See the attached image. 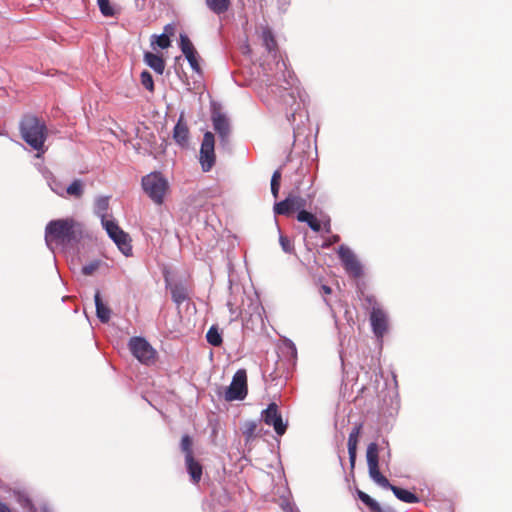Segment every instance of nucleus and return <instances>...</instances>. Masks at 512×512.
<instances>
[{"label":"nucleus","instance_id":"nucleus-1","mask_svg":"<svg viewBox=\"0 0 512 512\" xmlns=\"http://www.w3.org/2000/svg\"><path fill=\"white\" fill-rule=\"evenodd\" d=\"M83 232V225L73 218L52 220L45 228V242L52 251L54 245L66 250L80 242Z\"/></svg>","mask_w":512,"mask_h":512},{"label":"nucleus","instance_id":"nucleus-2","mask_svg":"<svg viewBox=\"0 0 512 512\" xmlns=\"http://www.w3.org/2000/svg\"><path fill=\"white\" fill-rule=\"evenodd\" d=\"M366 459L370 478L384 489H390L394 495L405 503H417L419 498L412 492L392 485L379 471V446L370 443L366 451Z\"/></svg>","mask_w":512,"mask_h":512},{"label":"nucleus","instance_id":"nucleus-3","mask_svg":"<svg viewBox=\"0 0 512 512\" xmlns=\"http://www.w3.org/2000/svg\"><path fill=\"white\" fill-rule=\"evenodd\" d=\"M109 207L108 197H98L95 201V214L101 219V224L109 237L118 246L125 256H130L132 247L129 243L128 234L125 233L113 219L106 218V212Z\"/></svg>","mask_w":512,"mask_h":512},{"label":"nucleus","instance_id":"nucleus-4","mask_svg":"<svg viewBox=\"0 0 512 512\" xmlns=\"http://www.w3.org/2000/svg\"><path fill=\"white\" fill-rule=\"evenodd\" d=\"M20 132L23 140L34 150L37 157L45 153L47 128L43 121L33 115H26L20 123Z\"/></svg>","mask_w":512,"mask_h":512},{"label":"nucleus","instance_id":"nucleus-5","mask_svg":"<svg viewBox=\"0 0 512 512\" xmlns=\"http://www.w3.org/2000/svg\"><path fill=\"white\" fill-rule=\"evenodd\" d=\"M141 185L155 204L161 205L164 202L165 195L169 190V182L160 172H151L145 175Z\"/></svg>","mask_w":512,"mask_h":512},{"label":"nucleus","instance_id":"nucleus-6","mask_svg":"<svg viewBox=\"0 0 512 512\" xmlns=\"http://www.w3.org/2000/svg\"><path fill=\"white\" fill-rule=\"evenodd\" d=\"M128 346L133 356L141 363L148 365L155 361L156 351L144 338L132 337Z\"/></svg>","mask_w":512,"mask_h":512},{"label":"nucleus","instance_id":"nucleus-7","mask_svg":"<svg viewBox=\"0 0 512 512\" xmlns=\"http://www.w3.org/2000/svg\"><path fill=\"white\" fill-rule=\"evenodd\" d=\"M247 395V375L244 369H239L233 376L232 382L225 391L226 401L243 400Z\"/></svg>","mask_w":512,"mask_h":512},{"label":"nucleus","instance_id":"nucleus-8","mask_svg":"<svg viewBox=\"0 0 512 512\" xmlns=\"http://www.w3.org/2000/svg\"><path fill=\"white\" fill-rule=\"evenodd\" d=\"M215 139L211 132H206L201 143L199 162L204 172H209L215 164Z\"/></svg>","mask_w":512,"mask_h":512},{"label":"nucleus","instance_id":"nucleus-9","mask_svg":"<svg viewBox=\"0 0 512 512\" xmlns=\"http://www.w3.org/2000/svg\"><path fill=\"white\" fill-rule=\"evenodd\" d=\"M261 417L265 424L274 428L277 435L281 436L286 432L287 422L283 421L277 404L270 403L268 407L262 411Z\"/></svg>","mask_w":512,"mask_h":512},{"label":"nucleus","instance_id":"nucleus-10","mask_svg":"<svg viewBox=\"0 0 512 512\" xmlns=\"http://www.w3.org/2000/svg\"><path fill=\"white\" fill-rule=\"evenodd\" d=\"M338 256L346 270V272L354 277L358 278L362 274V266L360 262L358 261L356 255L353 253V251L345 246L341 245L338 249Z\"/></svg>","mask_w":512,"mask_h":512},{"label":"nucleus","instance_id":"nucleus-11","mask_svg":"<svg viewBox=\"0 0 512 512\" xmlns=\"http://www.w3.org/2000/svg\"><path fill=\"white\" fill-rule=\"evenodd\" d=\"M368 301L371 303L370 321L373 333L377 338H382L388 328L387 315L379 304L376 302L372 303L370 298Z\"/></svg>","mask_w":512,"mask_h":512},{"label":"nucleus","instance_id":"nucleus-12","mask_svg":"<svg viewBox=\"0 0 512 512\" xmlns=\"http://www.w3.org/2000/svg\"><path fill=\"white\" fill-rule=\"evenodd\" d=\"M214 130L218 133L219 137L224 141L230 133L229 120L221 113H214L212 116Z\"/></svg>","mask_w":512,"mask_h":512},{"label":"nucleus","instance_id":"nucleus-13","mask_svg":"<svg viewBox=\"0 0 512 512\" xmlns=\"http://www.w3.org/2000/svg\"><path fill=\"white\" fill-rule=\"evenodd\" d=\"M361 424L356 425L350 432L349 438H348V454H349V460L352 466H354L355 460H356V454H357V445H358V439L361 432Z\"/></svg>","mask_w":512,"mask_h":512},{"label":"nucleus","instance_id":"nucleus-14","mask_svg":"<svg viewBox=\"0 0 512 512\" xmlns=\"http://www.w3.org/2000/svg\"><path fill=\"white\" fill-rule=\"evenodd\" d=\"M185 462L191 480L194 483H198L202 476V466L199 462L195 461L193 455H186Z\"/></svg>","mask_w":512,"mask_h":512},{"label":"nucleus","instance_id":"nucleus-15","mask_svg":"<svg viewBox=\"0 0 512 512\" xmlns=\"http://www.w3.org/2000/svg\"><path fill=\"white\" fill-rule=\"evenodd\" d=\"M144 61L156 73L161 75L164 72L165 62L161 56L151 52H146L144 54Z\"/></svg>","mask_w":512,"mask_h":512},{"label":"nucleus","instance_id":"nucleus-16","mask_svg":"<svg viewBox=\"0 0 512 512\" xmlns=\"http://www.w3.org/2000/svg\"><path fill=\"white\" fill-rule=\"evenodd\" d=\"M188 136V127L180 118L174 127L173 138L180 146H185L188 143Z\"/></svg>","mask_w":512,"mask_h":512},{"label":"nucleus","instance_id":"nucleus-17","mask_svg":"<svg viewBox=\"0 0 512 512\" xmlns=\"http://www.w3.org/2000/svg\"><path fill=\"white\" fill-rule=\"evenodd\" d=\"M17 501L22 508L29 509V512H52L46 504H41L39 507H35L30 498L24 493L18 494Z\"/></svg>","mask_w":512,"mask_h":512},{"label":"nucleus","instance_id":"nucleus-18","mask_svg":"<svg viewBox=\"0 0 512 512\" xmlns=\"http://www.w3.org/2000/svg\"><path fill=\"white\" fill-rule=\"evenodd\" d=\"M297 220L299 222L307 223L308 226L315 232H318L321 229V222L316 218L315 215L306 210H301L298 212Z\"/></svg>","mask_w":512,"mask_h":512},{"label":"nucleus","instance_id":"nucleus-19","mask_svg":"<svg viewBox=\"0 0 512 512\" xmlns=\"http://www.w3.org/2000/svg\"><path fill=\"white\" fill-rule=\"evenodd\" d=\"M94 300L98 319L103 323H107L110 320L111 311L107 306L103 304L99 291L95 293Z\"/></svg>","mask_w":512,"mask_h":512},{"label":"nucleus","instance_id":"nucleus-20","mask_svg":"<svg viewBox=\"0 0 512 512\" xmlns=\"http://www.w3.org/2000/svg\"><path fill=\"white\" fill-rule=\"evenodd\" d=\"M207 7L215 14L225 13L231 4V0H205Z\"/></svg>","mask_w":512,"mask_h":512},{"label":"nucleus","instance_id":"nucleus-21","mask_svg":"<svg viewBox=\"0 0 512 512\" xmlns=\"http://www.w3.org/2000/svg\"><path fill=\"white\" fill-rule=\"evenodd\" d=\"M262 41L269 53L276 52L277 43L272 31L268 27H265L262 30Z\"/></svg>","mask_w":512,"mask_h":512},{"label":"nucleus","instance_id":"nucleus-22","mask_svg":"<svg viewBox=\"0 0 512 512\" xmlns=\"http://www.w3.org/2000/svg\"><path fill=\"white\" fill-rule=\"evenodd\" d=\"M286 198L292 211L297 210L300 212L301 210H305L304 208L306 207L307 202L303 197L292 193Z\"/></svg>","mask_w":512,"mask_h":512},{"label":"nucleus","instance_id":"nucleus-23","mask_svg":"<svg viewBox=\"0 0 512 512\" xmlns=\"http://www.w3.org/2000/svg\"><path fill=\"white\" fill-rule=\"evenodd\" d=\"M100 12L105 17H113L118 13V9L112 5L109 0H97Z\"/></svg>","mask_w":512,"mask_h":512},{"label":"nucleus","instance_id":"nucleus-24","mask_svg":"<svg viewBox=\"0 0 512 512\" xmlns=\"http://www.w3.org/2000/svg\"><path fill=\"white\" fill-rule=\"evenodd\" d=\"M206 339L210 345L215 346V347H218L222 344V336H221L218 328L215 326L210 327V329L208 330V332L206 334Z\"/></svg>","mask_w":512,"mask_h":512},{"label":"nucleus","instance_id":"nucleus-25","mask_svg":"<svg viewBox=\"0 0 512 512\" xmlns=\"http://www.w3.org/2000/svg\"><path fill=\"white\" fill-rule=\"evenodd\" d=\"M171 42L168 38L167 33H162L161 35H152L151 37V45L158 46L161 49H166L170 46Z\"/></svg>","mask_w":512,"mask_h":512},{"label":"nucleus","instance_id":"nucleus-26","mask_svg":"<svg viewBox=\"0 0 512 512\" xmlns=\"http://www.w3.org/2000/svg\"><path fill=\"white\" fill-rule=\"evenodd\" d=\"M66 193L80 198L83 194V184L81 180H74L67 188Z\"/></svg>","mask_w":512,"mask_h":512},{"label":"nucleus","instance_id":"nucleus-27","mask_svg":"<svg viewBox=\"0 0 512 512\" xmlns=\"http://www.w3.org/2000/svg\"><path fill=\"white\" fill-rule=\"evenodd\" d=\"M180 49L184 55H188L196 51L186 34H180Z\"/></svg>","mask_w":512,"mask_h":512},{"label":"nucleus","instance_id":"nucleus-28","mask_svg":"<svg viewBox=\"0 0 512 512\" xmlns=\"http://www.w3.org/2000/svg\"><path fill=\"white\" fill-rule=\"evenodd\" d=\"M172 298L177 304L183 303L187 299L186 290L183 287L175 286L172 289Z\"/></svg>","mask_w":512,"mask_h":512},{"label":"nucleus","instance_id":"nucleus-29","mask_svg":"<svg viewBox=\"0 0 512 512\" xmlns=\"http://www.w3.org/2000/svg\"><path fill=\"white\" fill-rule=\"evenodd\" d=\"M274 212L275 214H280V215H287L289 214L290 212H292L290 206H289V203H288V200L287 198L281 202H278L274 205Z\"/></svg>","mask_w":512,"mask_h":512},{"label":"nucleus","instance_id":"nucleus-30","mask_svg":"<svg viewBox=\"0 0 512 512\" xmlns=\"http://www.w3.org/2000/svg\"><path fill=\"white\" fill-rule=\"evenodd\" d=\"M358 496H359L360 500L364 504H366L371 510L379 509V503L376 500H374L373 498H371L368 494H366L362 491H359Z\"/></svg>","mask_w":512,"mask_h":512},{"label":"nucleus","instance_id":"nucleus-31","mask_svg":"<svg viewBox=\"0 0 512 512\" xmlns=\"http://www.w3.org/2000/svg\"><path fill=\"white\" fill-rule=\"evenodd\" d=\"M141 84L150 92L154 90V82L151 74L148 71H143L141 73Z\"/></svg>","mask_w":512,"mask_h":512},{"label":"nucleus","instance_id":"nucleus-32","mask_svg":"<svg viewBox=\"0 0 512 512\" xmlns=\"http://www.w3.org/2000/svg\"><path fill=\"white\" fill-rule=\"evenodd\" d=\"M101 262L99 260H94L89 264H86L82 267V274L85 276H90L94 274L95 271L100 267Z\"/></svg>","mask_w":512,"mask_h":512},{"label":"nucleus","instance_id":"nucleus-33","mask_svg":"<svg viewBox=\"0 0 512 512\" xmlns=\"http://www.w3.org/2000/svg\"><path fill=\"white\" fill-rule=\"evenodd\" d=\"M185 57H186L187 61L189 62L190 67L192 68V70L197 72V73H200L201 69H200V65L198 63L197 51H194L193 53L185 55Z\"/></svg>","mask_w":512,"mask_h":512},{"label":"nucleus","instance_id":"nucleus-34","mask_svg":"<svg viewBox=\"0 0 512 512\" xmlns=\"http://www.w3.org/2000/svg\"><path fill=\"white\" fill-rule=\"evenodd\" d=\"M279 243H280L282 250L285 253H292L294 251V246L288 237L280 234Z\"/></svg>","mask_w":512,"mask_h":512},{"label":"nucleus","instance_id":"nucleus-35","mask_svg":"<svg viewBox=\"0 0 512 512\" xmlns=\"http://www.w3.org/2000/svg\"><path fill=\"white\" fill-rule=\"evenodd\" d=\"M181 449L186 455H192V440L188 435H184L181 439Z\"/></svg>","mask_w":512,"mask_h":512},{"label":"nucleus","instance_id":"nucleus-36","mask_svg":"<svg viewBox=\"0 0 512 512\" xmlns=\"http://www.w3.org/2000/svg\"><path fill=\"white\" fill-rule=\"evenodd\" d=\"M340 237L338 235H333L329 237L324 243L323 247L327 248L330 247L332 244L339 242Z\"/></svg>","mask_w":512,"mask_h":512},{"label":"nucleus","instance_id":"nucleus-37","mask_svg":"<svg viewBox=\"0 0 512 512\" xmlns=\"http://www.w3.org/2000/svg\"><path fill=\"white\" fill-rule=\"evenodd\" d=\"M280 179H281V173L279 170H276L272 175L271 184H280Z\"/></svg>","mask_w":512,"mask_h":512},{"label":"nucleus","instance_id":"nucleus-38","mask_svg":"<svg viewBox=\"0 0 512 512\" xmlns=\"http://www.w3.org/2000/svg\"><path fill=\"white\" fill-rule=\"evenodd\" d=\"M175 32V27L174 25L172 24H167L165 27H164V32L163 33H167L168 35V38L170 39V36H172Z\"/></svg>","mask_w":512,"mask_h":512},{"label":"nucleus","instance_id":"nucleus-39","mask_svg":"<svg viewBox=\"0 0 512 512\" xmlns=\"http://www.w3.org/2000/svg\"><path fill=\"white\" fill-rule=\"evenodd\" d=\"M279 189L280 184H271V193L275 198L278 197Z\"/></svg>","mask_w":512,"mask_h":512},{"label":"nucleus","instance_id":"nucleus-40","mask_svg":"<svg viewBox=\"0 0 512 512\" xmlns=\"http://www.w3.org/2000/svg\"><path fill=\"white\" fill-rule=\"evenodd\" d=\"M372 511L373 512H394V510L391 507H389V506L382 507L380 504H379V509H373Z\"/></svg>","mask_w":512,"mask_h":512},{"label":"nucleus","instance_id":"nucleus-41","mask_svg":"<svg viewBox=\"0 0 512 512\" xmlns=\"http://www.w3.org/2000/svg\"><path fill=\"white\" fill-rule=\"evenodd\" d=\"M286 82H287L288 87H284L285 90L292 89L294 87V79L290 74H289V80H286Z\"/></svg>","mask_w":512,"mask_h":512},{"label":"nucleus","instance_id":"nucleus-42","mask_svg":"<svg viewBox=\"0 0 512 512\" xmlns=\"http://www.w3.org/2000/svg\"><path fill=\"white\" fill-rule=\"evenodd\" d=\"M288 347H289V348H290V350H291V355H292L293 357H294V356H296L297 350H296V347H295L294 343H293V342H291V341H289V342H288Z\"/></svg>","mask_w":512,"mask_h":512},{"label":"nucleus","instance_id":"nucleus-43","mask_svg":"<svg viewBox=\"0 0 512 512\" xmlns=\"http://www.w3.org/2000/svg\"><path fill=\"white\" fill-rule=\"evenodd\" d=\"M0 512H12V511L5 503L0 501Z\"/></svg>","mask_w":512,"mask_h":512},{"label":"nucleus","instance_id":"nucleus-44","mask_svg":"<svg viewBox=\"0 0 512 512\" xmlns=\"http://www.w3.org/2000/svg\"><path fill=\"white\" fill-rule=\"evenodd\" d=\"M51 189H52L56 194H58V195H60V196H64V190H63L62 188H60V187H58V186H57V187H53V186H51Z\"/></svg>","mask_w":512,"mask_h":512},{"label":"nucleus","instance_id":"nucleus-45","mask_svg":"<svg viewBox=\"0 0 512 512\" xmlns=\"http://www.w3.org/2000/svg\"><path fill=\"white\" fill-rule=\"evenodd\" d=\"M323 226H324V229L327 233H329L331 231V226H330V219H327L323 222Z\"/></svg>","mask_w":512,"mask_h":512},{"label":"nucleus","instance_id":"nucleus-46","mask_svg":"<svg viewBox=\"0 0 512 512\" xmlns=\"http://www.w3.org/2000/svg\"><path fill=\"white\" fill-rule=\"evenodd\" d=\"M321 289H322L324 294H330L332 292L331 288L329 286H326V285H323Z\"/></svg>","mask_w":512,"mask_h":512},{"label":"nucleus","instance_id":"nucleus-47","mask_svg":"<svg viewBox=\"0 0 512 512\" xmlns=\"http://www.w3.org/2000/svg\"><path fill=\"white\" fill-rule=\"evenodd\" d=\"M277 68H278L279 70H283V69H285V68H286V64H285V62H284V61H282V62H277Z\"/></svg>","mask_w":512,"mask_h":512},{"label":"nucleus","instance_id":"nucleus-48","mask_svg":"<svg viewBox=\"0 0 512 512\" xmlns=\"http://www.w3.org/2000/svg\"><path fill=\"white\" fill-rule=\"evenodd\" d=\"M387 457H388V459H390V457H391V453H390V451H389V450H388V452H387Z\"/></svg>","mask_w":512,"mask_h":512},{"label":"nucleus","instance_id":"nucleus-49","mask_svg":"<svg viewBox=\"0 0 512 512\" xmlns=\"http://www.w3.org/2000/svg\"><path fill=\"white\" fill-rule=\"evenodd\" d=\"M289 96H290V98H294L293 93H290Z\"/></svg>","mask_w":512,"mask_h":512}]
</instances>
